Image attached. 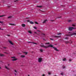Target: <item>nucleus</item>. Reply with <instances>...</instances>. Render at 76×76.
<instances>
[{
  "label": "nucleus",
  "instance_id": "1",
  "mask_svg": "<svg viewBox=\"0 0 76 76\" xmlns=\"http://www.w3.org/2000/svg\"><path fill=\"white\" fill-rule=\"evenodd\" d=\"M40 46L41 47H44V48H49V47H52V48H53L54 50H55V51H58V49H57L56 48H55V47H53V45H49L48 46L41 45Z\"/></svg>",
  "mask_w": 76,
  "mask_h": 76
},
{
  "label": "nucleus",
  "instance_id": "2",
  "mask_svg": "<svg viewBox=\"0 0 76 76\" xmlns=\"http://www.w3.org/2000/svg\"><path fill=\"white\" fill-rule=\"evenodd\" d=\"M76 28H74L72 27H69V31H72L73 29H76Z\"/></svg>",
  "mask_w": 76,
  "mask_h": 76
},
{
  "label": "nucleus",
  "instance_id": "3",
  "mask_svg": "<svg viewBox=\"0 0 76 76\" xmlns=\"http://www.w3.org/2000/svg\"><path fill=\"white\" fill-rule=\"evenodd\" d=\"M42 58L40 57V58H39L38 59V61L39 62L41 63V62L42 61Z\"/></svg>",
  "mask_w": 76,
  "mask_h": 76
},
{
  "label": "nucleus",
  "instance_id": "4",
  "mask_svg": "<svg viewBox=\"0 0 76 76\" xmlns=\"http://www.w3.org/2000/svg\"><path fill=\"white\" fill-rule=\"evenodd\" d=\"M11 58H14V59L12 60V61H16V60H18L17 59L15 58V56L12 57H11Z\"/></svg>",
  "mask_w": 76,
  "mask_h": 76
},
{
  "label": "nucleus",
  "instance_id": "5",
  "mask_svg": "<svg viewBox=\"0 0 76 76\" xmlns=\"http://www.w3.org/2000/svg\"><path fill=\"white\" fill-rule=\"evenodd\" d=\"M76 35V33H73L72 34H69V36H72V35Z\"/></svg>",
  "mask_w": 76,
  "mask_h": 76
},
{
  "label": "nucleus",
  "instance_id": "6",
  "mask_svg": "<svg viewBox=\"0 0 76 76\" xmlns=\"http://www.w3.org/2000/svg\"><path fill=\"white\" fill-rule=\"evenodd\" d=\"M8 42H10V44L12 45H13V43H12V41H10V40H8Z\"/></svg>",
  "mask_w": 76,
  "mask_h": 76
},
{
  "label": "nucleus",
  "instance_id": "7",
  "mask_svg": "<svg viewBox=\"0 0 76 76\" xmlns=\"http://www.w3.org/2000/svg\"><path fill=\"white\" fill-rule=\"evenodd\" d=\"M29 42V43H32V44H36V45H37V43H36L34 42Z\"/></svg>",
  "mask_w": 76,
  "mask_h": 76
},
{
  "label": "nucleus",
  "instance_id": "8",
  "mask_svg": "<svg viewBox=\"0 0 76 76\" xmlns=\"http://www.w3.org/2000/svg\"><path fill=\"white\" fill-rule=\"evenodd\" d=\"M4 53L7 54H10V52H9V51H7V53L4 52Z\"/></svg>",
  "mask_w": 76,
  "mask_h": 76
},
{
  "label": "nucleus",
  "instance_id": "9",
  "mask_svg": "<svg viewBox=\"0 0 76 76\" xmlns=\"http://www.w3.org/2000/svg\"><path fill=\"white\" fill-rule=\"evenodd\" d=\"M9 25H12V26H15V25H16L15 24L12 23H10Z\"/></svg>",
  "mask_w": 76,
  "mask_h": 76
},
{
  "label": "nucleus",
  "instance_id": "10",
  "mask_svg": "<svg viewBox=\"0 0 76 76\" xmlns=\"http://www.w3.org/2000/svg\"><path fill=\"white\" fill-rule=\"evenodd\" d=\"M5 68L6 69H7V70H10V69L9 68L7 67L6 66H5Z\"/></svg>",
  "mask_w": 76,
  "mask_h": 76
},
{
  "label": "nucleus",
  "instance_id": "11",
  "mask_svg": "<svg viewBox=\"0 0 76 76\" xmlns=\"http://www.w3.org/2000/svg\"><path fill=\"white\" fill-rule=\"evenodd\" d=\"M53 37L54 38H58L59 37H60V36H55Z\"/></svg>",
  "mask_w": 76,
  "mask_h": 76
},
{
  "label": "nucleus",
  "instance_id": "12",
  "mask_svg": "<svg viewBox=\"0 0 76 76\" xmlns=\"http://www.w3.org/2000/svg\"><path fill=\"white\" fill-rule=\"evenodd\" d=\"M21 26H23V27H25L26 25L25 24H22Z\"/></svg>",
  "mask_w": 76,
  "mask_h": 76
},
{
  "label": "nucleus",
  "instance_id": "13",
  "mask_svg": "<svg viewBox=\"0 0 76 76\" xmlns=\"http://www.w3.org/2000/svg\"><path fill=\"white\" fill-rule=\"evenodd\" d=\"M0 56L2 57L3 56H4V54H1V53L0 54Z\"/></svg>",
  "mask_w": 76,
  "mask_h": 76
},
{
  "label": "nucleus",
  "instance_id": "14",
  "mask_svg": "<svg viewBox=\"0 0 76 76\" xmlns=\"http://www.w3.org/2000/svg\"><path fill=\"white\" fill-rule=\"evenodd\" d=\"M25 57V55H21V57L22 58H24V57Z\"/></svg>",
  "mask_w": 76,
  "mask_h": 76
},
{
  "label": "nucleus",
  "instance_id": "15",
  "mask_svg": "<svg viewBox=\"0 0 76 76\" xmlns=\"http://www.w3.org/2000/svg\"><path fill=\"white\" fill-rule=\"evenodd\" d=\"M6 16V15H0V18H1V17H3L4 16Z\"/></svg>",
  "mask_w": 76,
  "mask_h": 76
},
{
  "label": "nucleus",
  "instance_id": "16",
  "mask_svg": "<svg viewBox=\"0 0 76 76\" xmlns=\"http://www.w3.org/2000/svg\"><path fill=\"white\" fill-rule=\"evenodd\" d=\"M45 44V45H49V44H50V42L46 43Z\"/></svg>",
  "mask_w": 76,
  "mask_h": 76
},
{
  "label": "nucleus",
  "instance_id": "17",
  "mask_svg": "<svg viewBox=\"0 0 76 76\" xmlns=\"http://www.w3.org/2000/svg\"><path fill=\"white\" fill-rule=\"evenodd\" d=\"M37 7H39L40 8H41V7H42V6H37Z\"/></svg>",
  "mask_w": 76,
  "mask_h": 76
},
{
  "label": "nucleus",
  "instance_id": "18",
  "mask_svg": "<svg viewBox=\"0 0 76 76\" xmlns=\"http://www.w3.org/2000/svg\"><path fill=\"white\" fill-rule=\"evenodd\" d=\"M30 23L31 24H34V23L32 21H30Z\"/></svg>",
  "mask_w": 76,
  "mask_h": 76
},
{
  "label": "nucleus",
  "instance_id": "19",
  "mask_svg": "<svg viewBox=\"0 0 76 76\" xmlns=\"http://www.w3.org/2000/svg\"><path fill=\"white\" fill-rule=\"evenodd\" d=\"M47 20H45L43 22V23H45L46 22V21H47Z\"/></svg>",
  "mask_w": 76,
  "mask_h": 76
},
{
  "label": "nucleus",
  "instance_id": "20",
  "mask_svg": "<svg viewBox=\"0 0 76 76\" xmlns=\"http://www.w3.org/2000/svg\"><path fill=\"white\" fill-rule=\"evenodd\" d=\"M12 18V16H9L8 17V19H10V18Z\"/></svg>",
  "mask_w": 76,
  "mask_h": 76
},
{
  "label": "nucleus",
  "instance_id": "21",
  "mask_svg": "<svg viewBox=\"0 0 76 76\" xmlns=\"http://www.w3.org/2000/svg\"><path fill=\"white\" fill-rule=\"evenodd\" d=\"M72 26H74V27L76 26V24H72Z\"/></svg>",
  "mask_w": 76,
  "mask_h": 76
},
{
  "label": "nucleus",
  "instance_id": "22",
  "mask_svg": "<svg viewBox=\"0 0 76 76\" xmlns=\"http://www.w3.org/2000/svg\"><path fill=\"white\" fill-rule=\"evenodd\" d=\"M69 42H68V41H65V44H68V43Z\"/></svg>",
  "mask_w": 76,
  "mask_h": 76
},
{
  "label": "nucleus",
  "instance_id": "23",
  "mask_svg": "<svg viewBox=\"0 0 76 76\" xmlns=\"http://www.w3.org/2000/svg\"><path fill=\"white\" fill-rule=\"evenodd\" d=\"M28 33H29V34H32V31H28Z\"/></svg>",
  "mask_w": 76,
  "mask_h": 76
},
{
  "label": "nucleus",
  "instance_id": "24",
  "mask_svg": "<svg viewBox=\"0 0 76 76\" xmlns=\"http://www.w3.org/2000/svg\"><path fill=\"white\" fill-rule=\"evenodd\" d=\"M68 21V22H72V20H69Z\"/></svg>",
  "mask_w": 76,
  "mask_h": 76
},
{
  "label": "nucleus",
  "instance_id": "25",
  "mask_svg": "<svg viewBox=\"0 0 76 76\" xmlns=\"http://www.w3.org/2000/svg\"><path fill=\"white\" fill-rule=\"evenodd\" d=\"M66 58H64L63 59V61H66Z\"/></svg>",
  "mask_w": 76,
  "mask_h": 76
},
{
  "label": "nucleus",
  "instance_id": "26",
  "mask_svg": "<svg viewBox=\"0 0 76 76\" xmlns=\"http://www.w3.org/2000/svg\"><path fill=\"white\" fill-rule=\"evenodd\" d=\"M62 67H63V69H65V68H66V66H63Z\"/></svg>",
  "mask_w": 76,
  "mask_h": 76
},
{
  "label": "nucleus",
  "instance_id": "27",
  "mask_svg": "<svg viewBox=\"0 0 76 76\" xmlns=\"http://www.w3.org/2000/svg\"><path fill=\"white\" fill-rule=\"evenodd\" d=\"M35 23V24H38V23L37 22L35 21L34 22Z\"/></svg>",
  "mask_w": 76,
  "mask_h": 76
},
{
  "label": "nucleus",
  "instance_id": "28",
  "mask_svg": "<svg viewBox=\"0 0 76 76\" xmlns=\"http://www.w3.org/2000/svg\"><path fill=\"white\" fill-rule=\"evenodd\" d=\"M24 53L26 54V55L28 54V52H24Z\"/></svg>",
  "mask_w": 76,
  "mask_h": 76
},
{
  "label": "nucleus",
  "instance_id": "29",
  "mask_svg": "<svg viewBox=\"0 0 76 76\" xmlns=\"http://www.w3.org/2000/svg\"><path fill=\"white\" fill-rule=\"evenodd\" d=\"M40 50L41 52H43V50L42 49H40Z\"/></svg>",
  "mask_w": 76,
  "mask_h": 76
},
{
  "label": "nucleus",
  "instance_id": "30",
  "mask_svg": "<svg viewBox=\"0 0 76 76\" xmlns=\"http://www.w3.org/2000/svg\"><path fill=\"white\" fill-rule=\"evenodd\" d=\"M34 29H37V27H35V26L34 27Z\"/></svg>",
  "mask_w": 76,
  "mask_h": 76
},
{
  "label": "nucleus",
  "instance_id": "31",
  "mask_svg": "<svg viewBox=\"0 0 76 76\" xmlns=\"http://www.w3.org/2000/svg\"><path fill=\"white\" fill-rule=\"evenodd\" d=\"M50 40H51L52 41H53V40H54V39H52V38H50Z\"/></svg>",
  "mask_w": 76,
  "mask_h": 76
},
{
  "label": "nucleus",
  "instance_id": "32",
  "mask_svg": "<svg viewBox=\"0 0 76 76\" xmlns=\"http://www.w3.org/2000/svg\"><path fill=\"white\" fill-rule=\"evenodd\" d=\"M42 35H43V36H45V34H44L42 33Z\"/></svg>",
  "mask_w": 76,
  "mask_h": 76
},
{
  "label": "nucleus",
  "instance_id": "33",
  "mask_svg": "<svg viewBox=\"0 0 76 76\" xmlns=\"http://www.w3.org/2000/svg\"><path fill=\"white\" fill-rule=\"evenodd\" d=\"M57 34V35H61V34L60 33H58V34Z\"/></svg>",
  "mask_w": 76,
  "mask_h": 76
},
{
  "label": "nucleus",
  "instance_id": "34",
  "mask_svg": "<svg viewBox=\"0 0 76 76\" xmlns=\"http://www.w3.org/2000/svg\"><path fill=\"white\" fill-rule=\"evenodd\" d=\"M61 75H63V72L61 73Z\"/></svg>",
  "mask_w": 76,
  "mask_h": 76
},
{
  "label": "nucleus",
  "instance_id": "35",
  "mask_svg": "<svg viewBox=\"0 0 76 76\" xmlns=\"http://www.w3.org/2000/svg\"><path fill=\"white\" fill-rule=\"evenodd\" d=\"M4 48L5 49H6L7 48V47H4Z\"/></svg>",
  "mask_w": 76,
  "mask_h": 76
},
{
  "label": "nucleus",
  "instance_id": "36",
  "mask_svg": "<svg viewBox=\"0 0 76 76\" xmlns=\"http://www.w3.org/2000/svg\"><path fill=\"white\" fill-rule=\"evenodd\" d=\"M27 22H30V20H27Z\"/></svg>",
  "mask_w": 76,
  "mask_h": 76
},
{
  "label": "nucleus",
  "instance_id": "37",
  "mask_svg": "<svg viewBox=\"0 0 76 76\" xmlns=\"http://www.w3.org/2000/svg\"><path fill=\"white\" fill-rule=\"evenodd\" d=\"M15 73H17V71H16V70H15Z\"/></svg>",
  "mask_w": 76,
  "mask_h": 76
},
{
  "label": "nucleus",
  "instance_id": "38",
  "mask_svg": "<svg viewBox=\"0 0 76 76\" xmlns=\"http://www.w3.org/2000/svg\"><path fill=\"white\" fill-rule=\"evenodd\" d=\"M65 39H68V38L67 37H65Z\"/></svg>",
  "mask_w": 76,
  "mask_h": 76
},
{
  "label": "nucleus",
  "instance_id": "39",
  "mask_svg": "<svg viewBox=\"0 0 76 76\" xmlns=\"http://www.w3.org/2000/svg\"><path fill=\"white\" fill-rule=\"evenodd\" d=\"M17 1H18V0H16L14 1L15 2H16Z\"/></svg>",
  "mask_w": 76,
  "mask_h": 76
},
{
  "label": "nucleus",
  "instance_id": "40",
  "mask_svg": "<svg viewBox=\"0 0 76 76\" xmlns=\"http://www.w3.org/2000/svg\"><path fill=\"white\" fill-rule=\"evenodd\" d=\"M7 36H8V37H10V35H7Z\"/></svg>",
  "mask_w": 76,
  "mask_h": 76
},
{
  "label": "nucleus",
  "instance_id": "41",
  "mask_svg": "<svg viewBox=\"0 0 76 76\" xmlns=\"http://www.w3.org/2000/svg\"><path fill=\"white\" fill-rule=\"evenodd\" d=\"M48 75H51V73L50 72H48Z\"/></svg>",
  "mask_w": 76,
  "mask_h": 76
},
{
  "label": "nucleus",
  "instance_id": "42",
  "mask_svg": "<svg viewBox=\"0 0 76 76\" xmlns=\"http://www.w3.org/2000/svg\"><path fill=\"white\" fill-rule=\"evenodd\" d=\"M71 44H72V43H73V42H72V41H71Z\"/></svg>",
  "mask_w": 76,
  "mask_h": 76
},
{
  "label": "nucleus",
  "instance_id": "43",
  "mask_svg": "<svg viewBox=\"0 0 76 76\" xmlns=\"http://www.w3.org/2000/svg\"><path fill=\"white\" fill-rule=\"evenodd\" d=\"M10 66V64H8V66Z\"/></svg>",
  "mask_w": 76,
  "mask_h": 76
},
{
  "label": "nucleus",
  "instance_id": "44",
  "mask_svg": "<svg viewBox=\"0 0 76 76\" xmlns=\"http://www.w3.org/2000/svg\"><path fill=\"white\" fill-rule=\"evenodd\" d=\"M34 33H35V34H37V32H35Z\"/></svg>",
  "mask_w": 76,
  "mask_h": 76
},
{
  "label": "nucleus",
  "instance_id": "45",
  "mask_svg": "<svg viewBox=\"0 0 76 76\" xmlns=\"http://www.w3.org/2000/svg\"><path fill=\"white\" fill-rule=\"evenodd\" d=\"M37 31L38 32H40V31L38 30H37Z\"/></svg>",
  "mask_w": 76,
  "mask_h": 76
},
{
  "label": "nucleus",
  "instance_id": "46",
  "mask_svg": "<svg viewBox=\"0 0 76 76\" xmlns=\"http://www.w3.org/2000/svg\"><path fill=\"white\" fill-rule=\"evenodd\" d=\"M72 61V60H71V59H69V61Z\"/></svg>",
  "mask_w": 76,
  "mask_h": 76
},
{
  "label": "nucleus",
  "instance_id": "47",
  "mask_svg": "<svg viewBox=\"0 0 76 76\" xmlns=\"http://www.w3.org/2000/svg\"><path fill=\"white\" fill-rule=\"evenodd\" d=\"M43 40H44V41H45V39H43Z\"/></svg>",
  "mask_w": 76,
  "mask_h": 76
},
{
  "label": "nucleus",
  "instance_id": "48",
  "mask_svg": "<svg viewBox=\"0 0 76 76\" xmlns=\"http://www.w3.org/2000/svg\"><path fill=\"white\" fill-rule=\"evenodd\" d=\"M42 76H45V75L43 74V75H42Z\"/></svg>",
  "mask_w": 76,
  "mask_h": 76
},
{
  "label": "nucleus",
  "instance_id": "49",
  "mask_svg": "<svg viewBox=\"0 0 76 76\" xmlns=\"http://www.w3.org/2000/svg\"><path fill=\"white\" fill-rule=\"evenodd\" d=\"M29 18H26V19H29Z\"/></svg>",
  "mask_w": 76,
  "mask_h": 76
},
{
  "label": "nucleus",
  "instance_id": "50",
  "mask_svg": "<svg viewBox=\"0 0 76 76\" xmlns=\"http://www.w3.org/2000/svg\"><path fill=\"white\" fill-rule=\"evenodd\" d=\"M61 17H58V18H60Z\"/></svg>",
  "mask_w": 76,
  "mask_h": 76
},
{
  "label": "nucleus",
  "instance_id": "51",
  "mask_svg": "<svg viewBox=\"0 0 76 76\" xmlns=\"http://www.w3.org/2000/svg\"><path fill=\"white\" fill-rule=\"evenodd\" d=\"M0 23H2V22H1V21H0Z\"/></svg>",
  "mask_w": 76,
  "mask_h": 76
},
{
  "label": "nucleus",
  "instance_id": "52",
  "mask_svg": "<svg viewBox=\"0 0 76 76\" xmlns=\"http://www.w3.org/2000/svg\"><path fill=\"white\" fill-rule=\"evenodd\" d=\"M15 76H16V74L15 73Z\"/></svg>",
  "mask_w": 76,
  "mask_h": 76
},
{
  "label": "nucleus",
  "instance_id": "53",
  "mask_svg": "<svg viewBox=\"0 0 76 76\" xmlns=\"http://www.w3.org/2000/svg\"><path fill=\"white\" fill-rule=\"evenodd\" d=\"M68 33H69V34H70V32H69Z\"/></svg>",
  "mask_w": 76,
  "mask_h": 76
},
{
  "label": "nucleus",
  "instance_id": "54",
  "mask_svg": "<svg viewBox=\"0 0 76 76\" xmlns=\"http://www.w3.org/2000/svg\"><path fill=\"white\" fill-rule=\"evenodd\" d=\"M0 69H1V67H0Z\"/></svg>",
  "mask_w": 76,
  "mask_h": 76
},
{
  "label": "nucleus",
  "instance_id": "55",
  "mask_svg": "<svg viewBox=\"0 0 76 76\" xmlns=\"http://www.w3.org/2000/svg\"><path fill=\"white\" fill-rule=\"evenodd\" d=\"M75 32H76V31H75Z\"/></svg>",
  "mask_w": 76,
  "mask_h": 76
},
{
  "label": "nucleus",
  "instance_id": "56",
  "mask_svg": "<svg viewBox=\"0 0 76 76\" xmlns=\"http://www.w3.org/2000/svg\"><path fill=\"white\" fill-rule=\"evenodd\" d=\"M10 7V6L8 7Z\"/></svg>",
  "mask_w": 76,
  "mask_h": 76
},
{
  "label": "nucleus",
  "instance_id": "57",
  "mask_svg": "<svg viewBox=\"0 0 76 76\" xmlns=\"http://www.w3.org/2000/svg\"><path fill=\"white\" fill-rule=\"evenodd\" d=\"M1 30H4V29H1Z\"/></svg>",
  "mask_w": 76,
  "mask_h": 76
},
{
  "label": "nucleus",
  "instance_id": "58",
  "mask_svg": "<svg viewBox=\"0 0 76 76\" xmlns=\"http://www.w3.org/2000/svg\"><path fill=\"white\" fill-rule=\"evenodd\" d=\"M28 76H29V75H28Z\"/></svg>",
  "mask_w": 76,
  "mask_h": 76
},
{
  "label": "nucleus",
  "instance_id": "59",
  "mask_svg": "<svg viewBox=\"0 0 76 76\" xmlns=\"http://www.w3.org/2000/svg\"><path fill=\"white\" fill-rule=\"evenodd\" d=\"M0 29H1V28H0Z\"/></svg>",
  "mask_w": 76,
  "mask_h": 76
},
{
  "label": "nucleus",
  "instance_id": "60",
  "mask_svg": "<svg viewBox=\"0 0 76 76\" xmlns=\"http://www.w3.org/2000/svg\"><path fill=\"white\" fill-rule=\"evenodd\" d=\"M37 35H39V34H38Z\"/></svg>",
  "mask_w": 76,
  "mask_h": 76
},
{
  "label": "nucleus",
  "instance_id": "61",
  "mask_svg": "<svg viewBox=\"0 0 76 76\" xmlns=\"http://www.w3.org/2000/svg\"><path fill=\"white\" fill-rule=\"evenodd\" d=\"M70 41H71V40H70Z\"/></svg>",
  "mask_w": 76,
  "mask_h": 76
},
{
  "label": "nucleus",
  "instance_id": "62",
  "mask_svg": "<svg viewBox=\"0 0 76 76\" xmlns=\"http://www.w3.org/2000/svg\"><path fill=\"white\" fill-rule=\"evenodd\" d=\"M52 21H53V20H52Z\"/></svg>",
  "mask_w": 76,
  "mask_h": 76
}]
</instances>
